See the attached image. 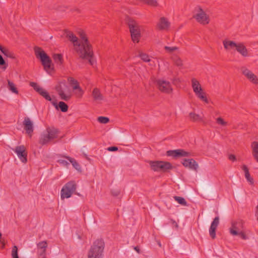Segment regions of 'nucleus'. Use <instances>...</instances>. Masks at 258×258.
<instances>
[{
    "mask_svg": "<svg viewBox=\"0 0 258 258\" xmlns=\"http://www.w3.org/2000/svg\"><path fill=\"white\" fill-rule=\"evenodd\" d=\"M43 69L49 75H52L55 73L54 66H43Z\"/></svg>",
    "mask_w": 258,
    "mask_h": 258,
    "instance_id": "obj_33",
    "label": "nucleus"
},
{
    "mask_svg": "<svg viewBox=\"0 0 258 258\" xmlns=\"http://www.w3.org/2000/svg\"><path fill=\"white\" fill-rule=\"evenodd\" d=\"M134 249L137 251L138 253L140 252V248L138 246H136L134 247Z\"/></svg>",
    "mask_w": 258,
    "mask_h": 258,
    "instance_id": "obj_57",
    "label": "nucleus"
},
{
    "mask_svg": "<svg viewBox=\"0 0 258 258\" xmlns=\"http://www.w3.org/2000/svg\"><path fill=\"white\" fill-rule=\"evenodd\" d=\"M51 103L57 110H58L59 109L61 110V111L63 112H66L68 110V105L63 101H60L58 103V104H57V101L55 100H53L51 102Z\"/></svg>",
    "mask_w": 258,
    "mask_h": 258,
    "instance_id": "obj_18",
    "label": "nucleus"
},
{
    "mask_svg": "<svg viewBox=\"0 0 258 258\" xmlns=\"http://www.w3.org/2000/svg\"><path fill=\"white\" fill-rule=\"evenodd\" d=\"M1 237H2V234H1V233L0 232V239L1 238Z\"/></svg>",
    "mask_w": 258,
    "mask_h": 258,
    "instance_id": "obj_61",
    "label": "nucleus"
},
{
    "mask_svg": "<svg viewBox=\"0 0 258 258\" xmlns=\"http://www.w3.org/2000/svg\"><path fill=\"white\" fill-rule=\"evenodd\" d=\"M164 48L165 50L169 53H172L174 51L178 49V47L176 46L169 47V46H165Z\"/></svg>",
    "mask_w": 258,
    "mask_h": 258,
    "instance_id": "obj_41",
    "label": "nucleus"
},
{
    "mask_svg": "<svg viewBox=\"0 0 258 258\" xmlns=\"http://www.w3.org/2000/svg\"><path fill=\"white\" fill-rule=\"evenodd\" d=\"M24 129L26 133L31 137L34 131V126L32 121L28 117H25L23 122Z\"/></svg>",
    "mask_w": 258,
    "mask_h": 258,
    "instance_id": "obj_13",
    "label": "nucleus"
},
{
    "mask_svg": "<svg viewBox=\"0 0 258 258\" xmlns=\"http://www.w3.org/2000/svg\"><path fill=\"white\" fill-rule=\"evenodd\" d=\"M236 50L242 56H246L248 55L247 50L245 46L242 43H238L236 46Z\"/></svg>",
    "mask_w": 258,
    "mask_h": 258,
    "instance_id": "obj_23",
    "label": "nucleus"
},
{
    "mask_svg": "<svg viewBox=\"0 0 258 258\" xmlns=\"http://www.w3.org/2000/svg\"><path fill=\"white\" fill-rule=\"evenodd\" d=\"M92 95L94 100L96 101H101L103 99V95L101 93L100 90L97 88H95L93 90Z\"/></svg>",
    "mask_w": 258,
    "mask_h": 258,
    "instance_id": "obj_22",
    "label": "nucleus"
},
{
    "mask_svg": "<svg viewBox=\"0 0 258 258\" xmlns=\"http://www.w3.org/2000/svg\"><path fill=\"white\" fill-rule=\"evenodd\" d=\"M51 140L47 134H42L40 137L39 143L42 146H43L48 143Z\"/></svg>",
    "mask_w": 258,
    "mask_h": 258,
    "instance_id": "obj_25",
    "label": "nucleus"
},
{
    "mask_svg": "<svg viewBox=\"0 0 258 258\" xmlns=\"http://www.w3.org/2000/svg\"><path fill=\"white\" fill-rule=\"evenodd\" d=\"M191 82L193 91L196 96L201 100L208 103V100L205 96V93L203 92L199 82L195 78H192L191 80Z\"/></svg>",
    "mask_w": 258,
    "mask_h": 258,
    "instance_id": "obj_6",
    "label": "nucleus"
},
{
    "mask_svg": "<svg viewBox=\"0 0 258 258\" xmlns=\"http://www.w3.org/2000/svg\"><path fill=\"white\" fill-rule=\"evenodd\" d=\"M144 3L150 5L151 6L156 7L158 5V3L156 0H140Z\"/></svg>",
    "mask_w": 258,
    "mask_h": 258,
    "instance_id": "obj_35",
    "label": "nucleus"
},
{
    "mask_svg": "<svg viewBox=\"0 0 258 258\" xmlns=\"http://www.w3.org/2000/svg\"><path fill=\"white\" fill-rule=\"evenodd\" d=\"M166 155L168 156H172L174 158H178L181 157H189L190 153L186 152L183 149H177L174 150H169L166 152Z\"/></svg>",
    "mask_w": 258,
    "mask_h": 258,
    "instance_id": "obj_11",
    "label": "nucleus"
},
{
    "mask_svg": "<svg viewBox=\"0 0 258 258\" xmlns=\"http://www.w3.org/2000/svg\"><path fill=\"white\" fill-rule=\"evenodd\" d=\"M68 81L73 90L76 91L75 94L78 97H81L84 93L82 89L80 87L78 81L73 77H68Z\"/></svg>",
    "mask_w": 258,
    "mask_h": 258,
    "instance_id": "obj_9",
    "label": "nucleus"
},
{
    "mask_svg": "<svg viewBox=\"0 0 258 258\" xmlns=\"http://www.w3.org/2000/svg\"><path fill=\"white\" fill-rule=\"evenodd\" d=\"M38 93L46 100L50 101L51 102L52 101V98L48 92L44 89L42 88L41 91H40Z\"/></svg>",
    "mask_w": 258,
    "mask_h": 258,
    "instance_id": "obj_30",
    "label": "nucleus"
},
{
    "mask_svg": "<svg viewBox=\"0 0 258 258\" xmlns=\"http://www.w3.org/2000/svg\"><path fill=\"white\" fill-rule=\"evenodd\" d=\"M58 162L66 166H68L69 165V163L64 160H59Z\"/></svg>",
    "mask_w": 258,
    "mask_h": 258,
    "instance_id": "obj_48",
    "label": "nucleus"
},
{
    "mask_svg": "<svg viewBox=\"0 0 258 258\" xmlns=\"http://www.w3.org/2000/svg\"><path fill=\"white\" fill-rule=\"evenodd\" d=\"M241 71L243 75L251 83L254 84H258V79L256 75H255L251 71L247 69L245 67L241 68Z\"/></svg>",
    "mask_w": 258,
    "mask_h": 258,
    "instance_id": "obj_12",
    "label": "nucleus"
},
{
    "mask_svg": "<svg viewBox=\"0 0 258 258\" xmlns=\"http://www.w3.org/2000/svg\"><path fill=\"white\" fill-rule=\"evenodd\" d=\"M140 57L144 62L151 61V59H150L149 55H148L146 53H140Z\"/></svg>",
    "mask_w": 258,
    "mask_h": 258,
    "instance_id": "obj_37",
    "label": "nucleus"
},
{
    "mask_svg": "<svg viewBox=\"0 0 258 258\" xmlns=\"http://www.w3.org/2000/svg\"><path fill=\"white\" fill-rule=\"evenodd\" d=\"M237 227L234 225V224H232V228L230 229V232L233 235H238L239 232H237Z\"/></svg>",
    "mask_w": 258,
    "mask_h": 258,
    "instance_id": "obj_43",
    "label": "nucleus"
},
{
    "mask_svg": "<svg viewBox=\"0 0 258 258\" xmlns=\"http://www.w3.org/2000/svg\"><path fill=\"white\" fill-rule=\"evenodd\" d=\"M65 158L67 159L72 164L73 167L78 171L81 170V166L80 164L76 161V160L69 156H63Z\"/></svg>",
    "mask_w": 258,
    "mask_h": 258,
    "instance_id": "obj_29",
    "label": "nucleus"
},
{
    "mask_svg": "<svg viewBox=\"0 0 258 258\" xmlns=\"http://www.w3.org/2000/svg\"><path fill=\"white\" fill-rule=\"evenodd\" d=\"M173 166L170 162L167 161H160L159 171L165 172H167L168 170L173 169Z\"/></svg>",
    "mask_w": 258,
    "mask_h": 258,
    "instance_id": "obj_21",
    "label": "nucleus"
},
{
    "mask_svg": "<svg viewBox=\"0 0 258 258\" xmlns=\"http://www.w3.org/2000/svg\"><path fill=\"white\" fill-rule=\"evenodd\" d=\"M198 22L203 24H207L209 23V18L203 10L199 8V12L194 17Z\"/></svg>",
    "mask_w": 258,
    "mask_h": 258,
    "instance_id": "obj_14",
    "label": "nucleus"
},
{
    "mask_svg": "<svg viewBox=\"0 0 258 258\" xmlns=\"http://www.w3.org/2000/svg\"><path fill=\"white\" fill-rule=\"evenodd\" d=\"M251 147L252 148V155L255 160L258 162V142L256 141L252 142Z\"/></svg>",
    "mask_w": 258,
    "mask_h": 258,
    "instance_id": "obj_24",
    "label": "nucleus"
},
{
    "mask_svg": "<svg viewBox=\"0 0 258 258\" xmlns=\"http://www.w3.org/2000/svg\"><path fill=\"white\" fill-rule=\"evenodd\" d=\"M52 58L54 62L56 63H63V57L61 54L54 53L52 55Z\"/></svg>",
    "mask_w": 258,
    "mask_h": 258,
    "instance_id": "obj_31",
    "label": "nucleus"
},
{
    "mask_svg": "<svg viewBox=\"0 0 258 258\" xmlns=\"http://www.w3.org/2000/svg\"><path fill=\"white\" fill-rule=\"evenodd\" d=\"M223 45L226 49H230L236 48L237 43L233 41L224 40L223 41Z\"/></svg>",
    "mask_w": 258,
    "mask_h": 258,
    "instance_id": "obj_27",
    "label": "nucleus"
},
{
    "mask_svg": "<svg viewBox=\"0 0 258 258\" xmlns=\"http://www.w3.org/2000/svg\"><path fill=\"white\" fill-rule=\"evenodd\" d=\"M13 62H14V63H16V62H17V61H14Z\"/></svg>",
    "mask_w": 258,
    "mask_h": 258,
    "instance_id": "obj_62",
    "label": "nucleus"
},
{
    "mask_svg": "<svg viewBox=\"0 0 258 258\" xmlns=\"http://www.w3.org/2000/svg\"><path fill=\"white\" fill-rule=\"evenodd\" d=\"M14 151L17 153L18 157L22 162L26 163L27 162V152L24 146L16 147Z\"/></svg>",
    "mask_w": 258,
    "mask_h": 258,
    "instance_id": "obj_10",
    "label": "nucleus"
},
{
    "mask_svg": "<svg viewBox=\"0 0 258 258\" xmlns=\"http://www.w3.org/2000/svg\"><path fill=\"white\" fill-rule=\"evenodd\" d=\"M55 89L61 99L67 101L71 98V95L67 94L70 93V89L65 81L60 82Z\"/></svg>",
    "mask_w": 258,
    "mask_h": 258,
    "instance_id": "obj_4",
    "label": "nucleus"
},
{
    "mask_svg": "<svg viewBox=\"0 0 258 258\" xmlns=\"http://www.w3.org/2000/svg\"><path fill=\"white\" fill-rule=\"evenodd\" d=\"M158 89L162 92L170 94L172 92L173 89L170 83L163 80H156L154 82Z\"/></svg>",
    "mask_w": 258,
    "mask_h": 258,
    "instance_id": "obj_8",
    "label": "nucleus"
},
{
    "mask_svg": "<svg viewBox=\"0 0 258 258\" xmlns=\"http://www.w3.org/2000/svg\"><path fill=\"white\" fill-rule=\"evenodd\" d=\"M216 122L218 124H220L222 126H226L227 124V122L225 121L224 119L221 117H218L216 119Z\"/></svg>",
    "mask_w": 258,
    "mask_h": 258,
    "instance_id": "obj_42",
    "label": "nucleus"
},
{
    "mask_svg": "<svg viewBox=\"0 0 258 258\" xmlns=\"http://www.w3.org/2000/svg\"><path fill=\"white\" fill-rule=\"evenodd\" d=\"M46 132L51 141L57 138L59 134V131L53 127H47L46 128Z\"/></svg>",
    "mask_w": 258,
    "mask_h": 258,
    "instance_id": "obj_20",
    "label": "nucleus"
},
{
    "mask_svg": "<svg viewBox=\"0 0 258 258\" xmlns=\"http://www.w3.org/2000/svg\"><path fill=\"white\" fill-rule=\"evenodd\" d=\"M127 23L133 41L134 43L139 42L141 37V33L138 24L131 19H128Z\"/></svg>",
    "mask_w": 258,
    "mask_h": 258,
    "instance_id": "obj_3",
    "label": "nucleus"
},
{
    "mask_svg": "<svg viewBox=\"0 0 258 258\" xmlns=\"http://www.w3.org/2000/svg\"><path fill=\"white\" fill-rule=\"evenodd\" d=\"M255 215L256 216H258V205L256 207L255 212Z\"/></svg>",
    "mask_w": 258,
    "mask_h": 258,
    "instance_id": "obj_56",
    "label": "nucleus"
},
{
    "mask_svg": "<svg viewBox=\"0 0 258 258\" xmlns=\"http://www.w3.org/2000/svg\"><path fill=\"white\" fill-rule=\"evenodd\" d=\"M182 164L185 167L189 168L195 171H197L199 167L197 162L192 158L187 159H184L182 162Z\"/></svg>",
    "mask_w": 258,
    "mask_h": 258,
    "instance_id": "obj_16",
    "label": "nucleus"
},
{
    "mask_svg": "<svg viewBox=\"0 0 258 258\" xmlns=\"http://www.w3.org/2000/svg\"><path fill=\"white\" fill-rule=\"evenodd\" d=\"M107 150L109 151H116L118 150V148L117 147H115V146H112V147H109Z\"/></svg>",
    "mask_w": 258,
    "mask_h": 258,
    "instance_id": "obj_50",
    "label": "nucleus"
},
{
    "mask_svg": "<svg viewBox=\"0 0 258 258\" xmlns=\"http://www.w3.org/2000/svg\"><path fill=\"white\" fill-rule=\"evenodd\" d=\"M47 246L48 243L46 240L40 241L37 244L38 253L42 258H46V251Z\"/></svg>",
    "mask_w": 258,
    "mask_h": 258,
    "instance_id": "obj_15",
    "label": "nucleus"
},
{
    "mask_svg": "<svg viewBox=\"0 0 258 258\" xmlns=\"http://www.w3.org/2000/svg\"><path fill=\"white\" fill-rule=\"evenodd\" d=\"M97 120L99 122L104 124L107 123L109 121V118L105 116H99Z\"/></svg>",
    "mask_w": 258,
    "mask_h": 258,
    "instance_id": "obj_39",
    "label": "nucleus"
},
{
    "mask_svg": "<svg viewBox=\"0 0 258 258\" xmlns=\"http://www.w3.org/2000/svg\"><path fill=\"white\" fill-rule=\"evenodd\" d=\"M0 64H6L5 61L3 56L0 54Z\"/></svg>",
    "mask_w": 258,
    "mask_h": 258,
    "instance_id": "obj_53",
    "label": "nucleus"
},
{
    "mask_svg": "<svg viewBox=\"0 0 258 258\" xmlns=\"http://www.w3.org/2000/svg\"><path fill=\"white\" fill-rule=\"evenodd\" d=\"M172 82L173 84L177 85L180 83V80L178 78H174L172 79Z\"/></svg>",
    "mask_w": 258,
    "mask_h": 258,
    "instance_id": "obj_45",
    "label": "nucleus"
},
{
    "mask_svg": "<svg viewBox=\"0 0 258 258\" xmlns=\"http://www.w3.org/2000/svg\"><path fill=\"white\" fill-rule=\"evenodd\" d=\"M241 168L243 170V171L244 172L245 174H246V173H248L249 172L248 169L247 167L245 165H242Z\"/></svg>",
    "mask_w": 258,
    "mask_h": 258,
    "instance_id": "obj_52",
    "label": "nucleus"
},
{
    "mask_svg": "<svg viewBox=\"0 0 258 258\" xmlns=\"http://www.w3.org/2000/svg\"><path fill=\"white\" fill-rule=\"evenodd\" d=\"M8 87H9V89L12 92L16 93L17 94H18V91L17 88L15 87L14 84L9 80H8Z\"/></svg>",
    "mask_w": 258,
    "mask_h": 258,
    "instance_id": "obj_34",
    "label": "nucleus"
},
{
    "mask_svg": "<svg viewBox=\"0 0 258 258\" xmlns=\"http://www.w3.org/2000/svg\"><path fill=\"white\" fill-rule=\"evenodd\" d=\"M219 224V218L217 216L214 219L209 229L210 235L212 239L216 238V230Z\"/></svg>",
    "mask_w": 258,
    "mask_h": 258,
    "instance_id": "obj_17",
    "label": "nucleus"
},
{
    "mask_svg": "<svg viewBox=\"0 0 258 258\" xmlns=\"http://www.w3.org/2000/svg\"><path fill=\"white\" fill-rule=\"evenodd\" d=\"M174 199L179 204L183 206L186 205V202L183 198L175 196L174 197Z\"/></svg>",
    "mask_w": 258,
    "mask_h": 258,
    "instance_id": "obj_36",
    "label": "nucleus"
},
{
    "mask_svg": "<svg viewBox=\"0 0 258 258\" xmlns=\"http://www.w3.org/2000/svg\"><path fill=\"white\" fill-rule=\"evenodd\" d=\"M4 48V47H3L1 45H0V50L1 51V50H3V49Z\"/></svg>",
    "mask_w": 258,
    "mask_h": 258,
    "instance_id": "obj_59",
    "label": "nucleus"
},
{
    "mask_svg": "<svg viewBox=\"0 0 258 258\" xmlns=\"http://www.w3.org/2000/svg\"><path fill=\"white\" fill-rule=\"evenodd\" d=\"M149 163L152 170L154 171H159L160 161H150Z\"/></svg>",
    "mask_w": 258,
    "mask_h": 258,
    "instance_id": "obj_28",
    "label": "nucleus"
},
{
    "mask_svg": "<svg viewBox=\"0 0 258 258\" xmlns=\"http://www.w3.org/2000/svg\"><path fill=\"white\" fill-rule=\"evenodd\" d=\"M12 256L13 258H19L18 254V247L16 245L14 246L12 248Z\"/></svg>",
    "mask_w": 258,
    "mask_h": 258,
    "instance_id": "obj_40",
    "label": "nucleus"
},
{
    "mask_svg": "<svg viewBox=\"0 0 258 258\" xmlns=\"http://www.w3.org/2000/svg\"><path fill=\"white\" fill-rule=\"evenodd\" d=\"M245 177L247 180L249 182L250 184H252L253 183V179L252 177H251L249 172L246 173V174H245Z\"/></svg>",
    "mask_w": 258,
    "mask_h": 258,
    "instance_id": "obj_44",
    "label": "nucleus"
},
{
    "mask_svg": "<svg viewBox=\"0 0 258 258\" xmlns=\"http://www.w3.org/2000/svg\"><path fill=\"white\" fill-rule=\"evenodd\" d=\"M76 188L77 184L74 181H70L67 182L61 190V198L64 199L70 198L72 194L76 191Z\"/></svg>",
    "mask_w": 258,
    "mask_h": 258,
    "instance_id": "obj_5",
    "label": "nucleus"
},
{
    "mask_svg": "<svg viewBox=\"0 0 258 258\" xmlns=\"http://www.w3.org/2000/svg\"><path fill=\"white\" fill-rule=\"evenodd\" d=\"M34 52L36 57L39 59L42 64H51V59L46 52L40 47H35Z\"/></svg>",
    "mask_w": 258,
    "mask_h": 258,
    "instance_id": "obj_7",
    "label": "nucleus"
},
{
    "mask_svg": "<svg viewBox=\"0 0 258 258\" xmlns=\"http://www.w3.org/2000/svg\"><path fill=\"white\" fill-rule=\"evenodd\" d=\"M238 236H239L242 239L245 240L247 238L246 234L243 232H239Z\"/></svg>",
    "mask_w": 258,
    "mask_h": 258,
    "instance_id": "obj_47",
    "label": "nucleus"
},
{
    "mask_svg": "<svg viewBox=\"0 0 258 258\" xmlns=\"http://www.w3.org/2000/svg\"><path fill=\"white\" fill-rule=\"evenodd\" d=\"M4 246H5V244H4V243H3V246H2V248H4Z\"/></svg>",
    "mask_w": 258,
    "mask_h": 258,
    "instance_id": "obj_60",
    "label": "nucleus"
},
{
    "mask_svg": "<svg viewBox=\"0 0 258 258\" xmlns=\"http://www.w3.org/2000/svg\"><path fill=\"white\" fill-rule=\"evenodd\" d=\"M189 117L190 119L193 121L199 122L202 121V117L199 114H196L195 113H190Z\"/></svg>",
    "mask_w": 258,
    "mask_h": 258,
    "instance_id": "obj_32",
    "label": "nucleus"
},
{
    "mask_svg": "<svg viewBox=\"0 0 258 258\" xmlns=\"http://www.w3.org/2000/svg\"><path fill=\"white\" fill-rule=\"evenodd\" d=\"M158 245H159L160 247H161V246H162V245H161V243H160V241H158Z\"/></svg>",
    "mask_w": 258,
    "mask_h": 258,
    "instance_id": "obj_58",
    "label": "nucleus"
},
{
    "mask_svg": "<svg viewBox=\"0 0 258 258\" xmlns=\"http://www.w3.org/2000/svg\"><path fill=\"white\" fill-rule=\"evenodd\" d=\"M105 243L103 239L96 240L91 245L88 252V258H102Z\"/></svg>",
    "mask_w": 258,
    "mask_h": 258,
    "instance_id": "obj_2",
    "label": "nucleus"
},
{
    "mask_svg": "<svg viewBox=\"0 0 258 258\" xmlns=\"http://www.w3.org/2000/svg\"><path fill=\"white\" fill-rule=\"evenodd\" d=\"M111 192V195L114 197H117L120 194V191L119 190H112Z\"/></svg>",
    "mask_w": 258,
    "mask_h": 258,
    "instance_id": "obj_46",
    "label": "nucleus"
},
{
    "mask_svg": "<svg viewBox=\"0 0 258 258\" xmlns=\"http://www.w3.org/2000/svg\"><path fill=\"white\" fill-rule=\"evenodd\" d=\"M170 22L165 17H161L157 24V28L160 30H166L170 26Z\"/></svg>",
    "mask_w": 258,
    "mask_h": 258,
    "instance_id": "obj_19",
    "label": "nucleus"
},
{
    "mask_svg": "<svg viewBox=\"0 0 258 258\" xmlns=\"http://www.w3.org/2000/svg\"><path fill=\"white\" fill-rule=\"evenodd\" d=\"M30 85L38 93L41 91L42 88L40 87L36 83L30 82Z\"/></svg>",
    "mask_w": 258,
    "mask_h": 258,
    "instance_id": "obj_38",
    "label": "nucleus"
},
{
    "mask_svg": "<svg viewBox=\"0 0 258 258\" xmlns=\"http://www.w3.org/2000/svg\"><path fill=\"white\" fill-rule=\"evenodd\" d=\"M182 64V60L180 58L175 57V64Z\"/></svg>",
    "mask_w": 258,
    "mask_h": 258,
    "instance_id": "obj_49",
    "label": "nucleus"
},
{
    "mask_svg": "<svg viewBox=\"0 0 258 258\" xmlns=\"http://www.w3.org/2000/svg\"><path fill=\"white\" fill-rule=\"evenodd\" d=\"M66 36L71 41L75 47L77 52L82 59L88 60L90 64H93V52L91 45L90 44L86 34L83 32H80L81 42L71 31L66 30Z\"/></svg>",
    "mask_w": 258,
    "mask_h": 258,
    "instance_id": "obj_1",
    "label": "nucleus"
},
{
    "mask_svg": "<svg viewBox=\"0 0 258 258\" xmlns=\"http://www.w3.org/2000/svg\"><path fill=\"white\" fill-rule=\"evenodd\" d=\"M7 66H0V72L5 71L7 69Z\"/></svg>",
    "mask_w": 258,
    "mask_h": 258,
    "instance_id": "obj_54",
    "label": "nucleus"
},
{
    "mask_svg": "<svg viewBox=\"0 0 258 258\" xmlns=\"http://www.w3.org/2000/svg\"><path fill=\"white\" fill-rule=\"evenodd\" d=\"M172 223L175 225V226L177 228L178 227L177 223L174 220H172Z\"/></svg>",
    "mask_w": 258,
    "mask_h": 258,
    "instance_id": "obj_55",
    "label": "nucleus"
},
{
    "mask_svg": "<svg viewBox=\"0 0 258 258\" xmlns=\"http://www.w3.org/2000/svg\"><path fill=\"white\" fill-rule=\"evenodd\" d=\"M1 52L7 57H9L16 60L15 54L10 50L4 48L3 50H1Z\"/></svg>",
    "mask_w": 258,
    "mask_h": 258,
    "instance_id": "obj_26",
    "label": "nucleus"
},
{
    "mask_svg": "<svg viewBox=\"0 0 258 258\" xmlns=\"http://www.w3.org/2000/svg\"><path fill=\"white\" fill-rule=\"evenodd\" d=\"M228 159L232 161H235L236 160L235 156L233 154H230L229 156Z\"/></svg>",
    "mask_w": 258,
    "mask_h": 258,
    "instance_id": "obj_51",
    "label": "nucleus"
}]
</instances>
